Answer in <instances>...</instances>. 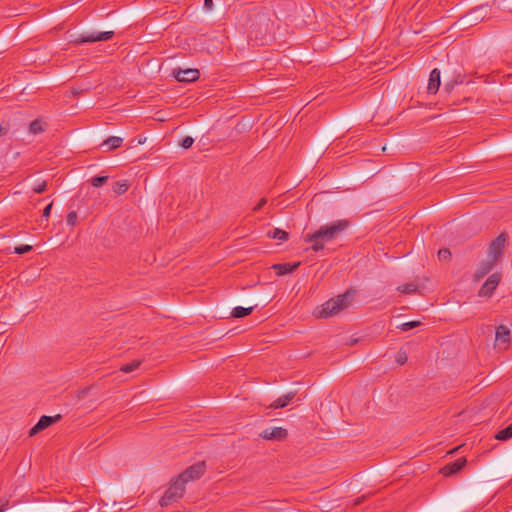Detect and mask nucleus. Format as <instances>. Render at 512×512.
<instances>
[{"label": "nucleus", "mask_w": 512, "mask_h": 512, "mask_svg": "<svg viewBox=\"0 0 512 512\" xmlns=\"http://www.w3.org/2000/svg\"><path fill=\"white\" fill-rule=\"evenodd\" d=\"M32 249L33 247L31 245H19L14 248V253L22 255L30 252Z\"/></svg>", "instance_id": "obj_32"}, {"label": "nucleus", "mask_w": 512, "mask_h": 512, "mask_svg": "<svg viewBox=\"0 0 512 512\" xmlns=\"http://www.w3.org/2000/svg\"><path fill=\"white\" fill-rule=\"evenodd\" d=\"M173 76L176 78L179 82H194L199 79L200 77V71L198 69L194 68H187V69H173Z\"/></svg>", "instance_id": "obj_7"}, {"label": "nucleus", "mask_w": 512, "mask_h": 512, "mask_svg": "<svg viewBox=\"0 0 512 512\" xmlns=\"http://www.w3.org/2000/svg\"><path fill=\"white\" fill-rule=\"evenodd\" d=\"M466 463H467L466 458L460 457L457 460L446 464L441 469L440 472L446 477L452 476V475L456 474L457 472H459L466 465Z\"/></svg>", "instance_id": "obj_12"}, {"label": "nucleus", "mask_w": 512, "mask_h": 512, "mask_svg": "<svg viewBox=\"0 0 512 512\" xmlns=\"http://www.w3.org/2000/svg\"><path fill=\"white\" fill-rule=\"evenodd\" d=\"M350 225L349 220H338L331 225L322 226L312 234H307L305 242L311 243L314 251H320L324 248V243L337 238L339 233L346 230Z\"/></svg>", "instance_id": "obj_1"}, {"label": "nucleus", "mask_w": 512, "mask_h": 512, "mask_svg": "<svg viewBox=\"0 0 512 512\" xmlns=\"http://www.w3.org/2000/svg\"><path fill=\"white\" fill-rule=\"evenodd\" d=\"M495 437L497 440L500 441H506L512 438V423L508 425L506 428L500 430Z\"/></svg>", "instance_id": "obj_23"}, {"label": "nucleus", "mask_w": 512, "mask_h": 512, "mask_svg": "<svg viewBox=\"0 0 512 512\" xmlns=\"http://www.w3.org/2000/svg\"><path fill=\"white\" fill-rule=\"evenodd\" d=\"M352 301V288L346 289L343 294L331 298L317 309L316 315L319 318H328L337 315L347 308Z\"/></svg>", "instance_id": "obj_2"}, {"label": "nucleus", "mask_w": 512, "mask_h": 512, "mask_svg": "<svg viewBox=\"0 0 512 512\" xmlns=\"http://www.w3.org/2000/svg\"><path fill=\"white\" fill-rule=\"evenodd\" d=\"M438 259L440 261H449L451 259V252L447 248H442L438 251Z\"/></svg>", "instance_id": "obj_31"}, {"label": "nucleus", "mask_w": 512, "mask_h": 512, "mask_svg": "<svg viewBox=\"0 0 512 512\" xmlns=\"http://www.w3.org/2000/svg\"><path fill=\"white\" fill-rule=\"evenodd\" d=\"M114 35L113 31H105V32H93L86 35H81L78 42L79 43H90V42H98V41H107L111 39Z\"/></svg>", "instance_id": "obj_11"}, {"label": "nucleus", "mask_w": 512, "mask_h": 512, "mask_svg": "<svg viewBox=\"0 0 512 512\" xmlns=\"http://www.w3.org/2000/svg\"><path fill=\"white\" fill-rule=\"evenodd\" d=\"M108 180V176H95L92 177L90 180V183L93 187H101L103 186Z\"/></svg>", "instance_id": "obj_29"}, {"label": "nucleus", "mask_w": 512, "mask_h": 512, "mask_svg": "<svg viewBox=\"0 0 512 512\" xmlns=\"http://www.w3.org/2000/svg\"><path fill=\"white\" fill-rule=\"evenodd\" d=\"M272 299L273 296L270 294H253L246 297V299H242L241 301H243L246 304H250L251 306H254L255 309L258 305L266 306L268 303L272 301Z\"/></svg>", "instance_id": "obj_14"}, {"label": "nucleus", "mask_w": 512, "mask_h": 512, "mask_svg": "<svg viewBox=\"0 0 512 512\" xmlns=\"http://www.w3.org/2000/svg\"><path fill=\"white\" fill-rule=\"evenodd\" d=\"M501 276L499 273H494L484 282L479 290V296H490L496 289L500 282Z\"/></svg>", "instance_id": "obj_10"}, {"label": "nucleus", "mask_w": 512, "mask_h": 512, "mask_svg": "<svg viewBox=\"0 0 512 512\" xmlns=\"http://www.w3.org/2000/svg\"><path fill=\"white\" fill-rule=\"evenodd\" d=\"M406 360H407V357H406V355H405V354H404V356L399 355V357H398V359H397V362H398L399 364L403 365V364L406 362Z\"/></svg>", "instance_id": "obj_44"}, {"label": "nucleus", "mask_w": 512, "mask_h": 512, "mask_svg": "<svg viewBox=\"0 0 512 512\" xmlns=\"http://www.w3.org/2000/svg\"><path fill=\"white\" fill-rule=\"evenodd\" d=\"M496 263L497 261L493 259L483 261L475 273L476 280H479L487 275L494 268Z\"/></svg>", "instance_id": "obj_18"}, {"label": "nucleus", "mask_w": 512, "mask_h": 512, "mask_svg": "<svg viewBox=\"0 0 512 512\" xmlns=\"http://www.w3.org/2000/svg\"><path fill=\"white\" fill-rule=\"evenodd\" d=\"M507 237L505 233H501L496 239H494L489 246V255L493 260L498 261L502 256L503 249L505 247Z\"/></svg>", "instance_id": "obj_9"}, {"label": "nucleus", "mask_w": 512, "mask_h": 512, "mask_svg": "<svg viewBox=\"0 0 512 512\" xmlns=\"http://www.w3.org/2000/svg\"><path fill=\"white\" fill-rule=\"evenodd\" d=\"M401 292L405 294H412L418 290V285L415 283H407L398 288Z\"/></svg>", "instance_id": "obj_28"}, {"label": "nucleus", "mask_w": 512, "mask_h": 512, "mask_svg": "<svg viewBox=\"0 0 512 512\" xmlns=\"http://www.w3.org/2000/svg\"><path fill=\"white\" fill-rule=\"evenodd\" d=\"M88 389H89V388H87V389L83 390V391L81 392V394H82V395H85V394L87 393Z\"/></svg>", "instance_id": "obj_46"}, {"label": "nucleus", "mask_w": 512, "mask_h": 512, "mask_svg": "<svg viewBox=\"0 0 512 512\" xmlns=\"http://www.w3.org/2000/svg\"><path fill=\"white\" fill-rule=\"evenodd\" d=\"M273 25V22L269 18H261L252 25L251 34H254L255 38L264 40L266 35L271 31Z\"/></svg>", "instance_id": "obj_5"}, {"label": "nucleus", "mask_w": 512, "mask_h": 512, "mask_svg": "<svg viewBox=\"0 0 512 512\" xmlns=\"http://www.w3.org/2000/svg\"><path fill=\"white\" fill-rule=\"evenodd\" d=\"M288 431L282 427L266 428L260 433V437L270 441H283L287 438Z\"/></svg>", "instance_id": "obj_8"}, {"label": "nucleus", "mask_w": 512, "mask_h": 512, "mask_svg": "<svg viewBox=\"0 0 512 512\" xmlns=\"http://www.w3.org/2000/svg\"><path fill=\"white\" fill-rule=\"evenodd\" d=\"M29 131L33 134H39L45 131L44 125L39 119H35L30 123Z\"/></svg>", "instance_id": "obj_25"}, {"label": "nucleus", "mask_w": 512, "mask_h": 512, "mask_svg": "<svg viewBox=\"0 0 512 512\" xmlns=\"http://www.w3.org/2000/svg\"><path fill=\"white\" fill-rule=\"evenodd\" d=\"M267 236L280 241H287L289 239V233L280 228H274L272 231H269Z\"/></svg>", "instance_id": "obj_22"}, {"label": "nucleus", "mask_w": 512, "mask_h": 512, "mask_svg": "<svg viewBox=\"0 0 512 512\" xmlns=\"http://www.w3.org/2000/svg\"><path fill=\"white\" fill-rule=\"evenodd\" d=\"M267 203V199L265 197L261 198L258 204L253 208L254 212L259 211L265 204Z\"/></svg>", "instance_id": "obj_38"}, {"label": "nucleus", "mask_w": 512, "mask_h": 512, "mask_svg": "<svg viewBox=\"0 0 512 512\" xmlns=\"http://www.w3.org/2000/svg\"><path fill=\"white\" fill-rule=\"evenodd\" d=\"M61 419H62V415H60V414H57L55 416H46V415L41 416L39 421L30 429L29 436L32 437V436L36 435L37 433L50 427L54 423H57Z\"/></svg>", "instance_id": "obj_6"}, {"label": "nucleus", "mask_w": 512, "mask_h": 512, "mask_svg": "<svg viewBox=\"0 0 512 512\" xmlns=\"http://www.w3.org/2000/svg\"><path fill=\"white\" fill-rule=\"evenodd\" d=\"M194 139L191 136H186L180 141V146L183 149H189L192 147Z\"/></svg>", "instance_id": "obj_33"}, {"label": "nucleus", "mask_w": 512, "mask_h": 512, "mask_svg": "<svg viewBox=\"0 0 512 512\" xmlns=\"http://www.w3.org/2000/svg\"><path fill=\"white\" fill-rule=\"evenodd\" d=\"M9 505L8 499H0V512H4Z\"/></svg>", "instance_id": "obj_41"}, {"label": "nucleus", "mask_w": 512, "mask_h": 512, "mask_svg": "<svg viewBox=\"0 0 512 512\" xmlns=\"http://www.w3.org/2000/svg\"><path fill=\"white\" fill-rule=\"evenodd\" d=\"M295 396H296V391H290L287 394H285V395L279 397L278 399H276L275 401H273L268 406V408H271V409L284 408L289 405V403L295 398Z\"/></svg>", "instance_id": "obj_17"}, {"label": "nucleus", "mask_w": 512, "mask_h": 512, "mask_svg": "<svg viewBox=\"0 0 512 512\" xmlns=\"http://www.w3.org/2000/svg\"><path fill=\"white\" fill-rule=\"evenodd\" d=\"M214 6L213 0H204L203 7L206 10H211Z\"/></svg>", "instance_id": "obj_42"}, {"label": "nucleus", "mask_w": 512, "mask_h": 512, "mask_svg": "<svg viewBox=\"0 0 512 512\" xmlns=\"http://www.w3.org/2000/svg\"><path fill=\"white\" fill-rule=\"evenodd\" d=\"M300 264H301V262L279 263V264H274L272 266V269L275 270V272L278 276H283L286 274L293 273L300 266Z\"/></svg>", "instance_id": "obj_16"}, {"label": "nucleus", "mask_w": 512, "mask_h": 512, "mask_svg": "<svg viewBox=\"0 0 512 512\" xmlns=\"http://www.w3.org/2000/svg\"><path fill=\"white\" fill-rule=\"evenodd\" d=\"M329 137L318 138L313 146V150L310 154L312 160L319 159L329 147Z\"/></svg>", "instance_id": "obj_13"}, {"label": "nucleus", "mask_w": 512, "mask_h": 512, "mask_svg": "<svg viewBox=\"0 0 512 512\" xmlns=\"http://www.w3.org/2000/svg\"><path fill=\"white\" fill-rule=\"evenodd\" d=\"M7 132V129L4 128L2 125H0V136H2L3 134H5Z\"/></svg>", "instance_id": "obj_45"}, {"label": "nucleus", "mask_w": 512, "mask_h": 512, "mask_svg": "<svg viewBox=\"0 0 512 512\" xmlns=\"http://www.w3.org/2000/svg\"><path fill=\"white\" fill-rule=\"evenodd\" d=\"M123 143V139L118 136H110L101 143V147H107V151L119 148Z\"/></svg>", "instance_id": "obj_20"}, {"label": "nucleus", "mask_w": 512, "mask_h": 512, "mask_svg": "<svg viewBox=\"0 0 512 512\" xmlns=\"http://www.w3.org/2000/svg\"><path fill=\"white\" fill-rule=\"evenodd\" d=\"M456 86V84L450 79L448 80L445 85H444V91L447 92V93H451L454 89V87Z\"/></svg>", "instance_id": "obj_37"}, {"label": "nucleus", "mask_w": 512, "mask_h": 512, "mask_svg": "<svg viewBox=\"0 0 512 512\" xmlns=\"http://www.w3.org/2000/svg\"><path fill=\"white\" fill-rule=\"evenodd\" d=\"M184 493L185 485L178 478H176L165 491L164 495L159 501V504L162 507H167L181 499Z\"/></svg>", "instance_id": "obj_3"}, {"label": "nucleus", "mask_w": 512, "mask_h": 512, "mask_svg": "<svg viewBox=\"0 0 512 512\" xmlns=\"http://www.w3.org/2000/svg\"><path fill=\"white\" fill-rule=\"evenodd\" d=\"M495 340L496 342L508 344L510 342V330L504 325L498 326L496 328Z\"/></svg>", "instance_id": "obj_19"}, {"label": "nucleus", "mask_w": 512, "mask_h": 512, "mask_svg": "<svg viewBox=\"0 0 512 512\" xmlns=\"http://www.w3.org/2000/svg\"><path fill=\"white\" fill-rule=\"evenodd\" d=\"M451 80L456 85L462 84L464 81V75L461 72H459V73L455 74L454 76H452Z\"/></svg>", "instance_id": "obj_36"}, {"label": "nucleus", "mask_w": 512, "mask_h": 512, "mask_svg": "<svg viewBox=\"0 0 512 512\" xmlns=\"http://www.w3.org/2000/svg\"><path fill=\"white\" fill-rule=\"evenodd\" d=\"M142 361L141 360H133L132 362L130 363H127V364H123L121 367H120V371L123 372V373H131L133 372L134 370H136L137 368L140 367Z\"/></svg>", "instance_id": "obj_24"}, {"label": "nucleus", "mask_w": 512, "mask_h": 512, "mask_svg": "<svg viewBox=\"0 0 512 512\" xmlns=\"http://www.w3.org/2000/svg\"><path fill=\"white\" fill-rule=\"evenodd\" d=\"M336 2L347 10L352 9V6H350V0H336Z\"/></svg>", "instance_id": "obj_39"}, {"label": "nucleus", "mask_w": 512, "mask_h": 512, "mask_svg": "<svg viewBox=\"0 0 512 512\" xmlns=\"http://www.w3.org/2000/svg\"><path fill=\"white\" fill-rule=\"evenodd\" d=\"M129 188V184L126 180L117 181L113 186V192L117 195L124 194Z\"/></svg>", "instance_id": "obj_26"}, {"label": "nucleus", "mask_w": 512, "mask_h": 512, "mask_svg": "<svg viewBox=\"0 0 512 512\" xmlns=\"http://www.w3.org/2000/svg\"><path fill=\"white\" fill-rule=\"evenodd\" d=\"M206 470L205 461L197 462L186 468L177 478L186 485L189 481H194L202 477Z\"/></svg>", "instance_id": "obj_4"}, {"label": "nucleus", "mask_w": 512, "mask_h": 512, "mask_svg": "<svg viewBox=\"0 0 512 512\" xmlns=\"http://www.w3.org/2000/svg\"><path fill=\"white\" fill-rule=\"evenodd\" d=\"M46 188H47V182L46 181H42L41 183L37 184L34 188H33V191L37 194H41L43 192L46 191Z\"/></svg>", "instance_id": "obj_35"}, {"label": "nucleus", "mask_w": 512, "mask_h": 512, "mask_svg": "<svg viewBox=\"0 0 512 512\" xmlns=\"http://www.w3.org/2000/svg\"><path fill=\"white\" fill-rule=\"evenodd\" d=\"M53 203H49L43 210L42 216L48 218L51 213Z\"/></svg>", "instance_id": "obj_40"}, {"label": "nucleus", "mask_w": 512, "mask_h": 512, "mask_svg": "<svg viewBox=\"0 0 512 512\" xmlns=\"http://www.w3.org/2000/svg\"><path fill=\"white\" fill-rule=\"evenodd\" d=\"M66 221H67L68 225L75 226L76 222H77V213H76V211H70L67 214Z\"/></svg>", "instance_id": "obj_34"}, {"label": "nucleus", "mask_w": 512, "mask_h": 512, "mask_svg": "<svg viewBox=\"0 0 512 512\" xmlns=\"http://www.w3.org/2000/svg\"><path fill=\"white\" fill-rule=\"evenodd\" d=\"M366 498V495H363L361 497H357V498H354V502H353V505H354V508L358 505H360Z\"/></svg>", "instance_id": "obj_43"}, {"label": "nucleus", "mask_w": 512, "mask_h": 512, "mask_svg": "<svg viewBox=\"0 0 512 512\" xmlns=\"http://www.w3.org/2000/svg\"><path fill=\"white\" fill-rule=\"evenodd\" d=\"M440 70L435 68L430 72L427 90L431 94L437 93L441 85Z\"/></svg>", "instance_id": "obj_15"}, {"label": "nucleus", "mask_w": 512, "mask_h": 512, "mask_svg": "<svg viewBox=\"0 0 512 512\" xmlns=\"http://www.w3.org/2000/svg\"><path fill=\"white\" fill-rule=\"evenodd\" d=\"M420 324H421L420 321H409V322H405V323L401 324L399 326V328L402 331H408V330H411V329H414V328L418 327Z\"/></svg>", "instance_id": "obj_30"}, {"label": "nucleus", "mask_w": 512, "mask_h": 512, "mask_svg": "<svg viewBox=\"0 0 512 512\" xmlns=\"http://www.w3.org/2000/svg\"><path fill=\"white\" fill-rule=\"evenodd\" d=\"M482 8L477 7L472 10H470L468 13H466L465 18H467V22L471 20H478L483 19V16H481L479 13L481 12Z\"/></svg>", "instance_id": "obj_27"}, {"label": "nucleus", "mask_w": 512, "mask_h": 512, "mask_svg": "<svg viewBox=\"0 0 512 512\" xmlns=\"http://www.w3.org/2000/svg\"><path fill=\"white\" fill-rule=\"evenodd\" d=\"M254 310V306H249V307H241V306H237L235 308L232 309L231 311V316L233 318H244L248 315H250Z\"/></svg>", "instance_id": "obj_21"}]
</instances>
